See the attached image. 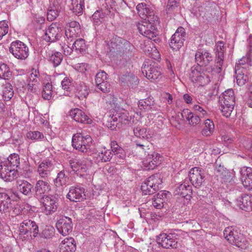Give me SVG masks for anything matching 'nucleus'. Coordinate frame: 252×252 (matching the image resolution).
<instances>
[{"mask_svg":"<svg viewBox=\"0 0 252 252\" xmlns=\"http://www.w3.org/2000/svg\"><path fill=\"white\" fill-rule=\"evenodd\" d=\"M19 164V156L15 153L11 154L6 159L0 163L1 178L7 182H11L17 178L18 172L16 168Z\"/></svg>","mask_w":252,"mask_h":252,"instance_id":"1","label":"nucleus"},{"mask_svg":"<svg viewBox=\"0 0 252 252\" xmlns=\"http://www.w3.org/2000/svg\"><path fill=\"white\" fill-rule=\"evenodd\" d=\"M219 103V109L222 115L226 117L230 116L235 104L233 90L228 89L224 91L220 96Z\"/></svg>","mask_w":252,"mask_h":252,"instance_id":"2","label":"nucleus"},{"mask_svg":"<svg viewBox=\"0 0 252 252\" xmlns=\"http://www.w3.org/2000/svg\"><path fill=\"white\" fill-rule=\"evenodd\" d=\"M92 141L90 135L78 132L72 136V146L80 152L89 154L92 149Z\"/></svg>","mask_w":252,"mask_h":252,"instance_id":"3","label":"nucleus"},{"mask_svg":"<svg viewBox=\"0 0 252 252\" xmlns=\"http://www.w3.org/2000/svg\"><path fill=\"white\" fill-rule=\"evenodd\" d=\"M224 238L231 244L241 249L248 246V242L244 236L232 226L226 228L223 231Z\"/></svg>","mask_w":252,"mask_h":252,"instance_id":"4","label":"nucleus"},{"mask_svg":"<svg viewBox=\"0 0 252 252\" xmlns=\"http://www.w3.org/2000/svg\"><path fill=\"white\" fill-rule=\"evenodd\" d=\"M64 29L58 23H52L45 31L44 40L50 43L62 41L63 39Z\"/></svg>","mask_w":252,"mask_h":252,"instance_id":"5","label":"nucleus"},{"mask_svg":"<svg viewBox=\"0 0 252 252\" xmlns=\"http://www.w3.org/2000/svg\"><path fill=\"white\" fill-rule=\"evenodd\" d=\"M162 183L161 175L159 173H156L150 176L142 183L141 186V190L145 195L153 194L159 189V185Z\"/></svg>","mask_w":252,"mask_h":252,"instance_id":"6","label":"nucleus"},{"mask_svg":"<svg viewBox=\"0 0 252 252\" xmlns=\"http://www.w3.org/2000/svg\"><path fill=\"white\" fill-rule=\"evenodd\" d=\"M195 60L197 64L200 66L205 67V72L212 73L214 68L209 65L213 62V57L209 51L206 49H199L195 55Z\"/></svg>","mask_w":252,"mask_h":252,"instance_id":"7","label":"nucleus"},{"mask_svg":"<svg viewBox=\"0 0 252 252\" xmlns=\"http://www.w3.org/2000/svg\"><path fill=\"white\" fill-rule=\"evenodd\" d=\"M9 52L14 58L20 60H26L29 55V49L24 42L16 40L10 43Z\"/></svg>","mask_w":252,"mask_h":252,"instance_id":"8","label":"nucleus"},{"mask_svg":"<svg viewBox=\"0 0 252 252\" xmlns=\"http://www.w3.org/2000/svg\"><path fill=\"white\" fill-rule=\"evenodd\" d=\"M110 46L113 50V52L120 56L131 52L133 49V46L129 41L120 37L113 38Z\"/></svg>","mask_w":252,"mask_h":252,"instance_id":"9","label":"nucleus"},{"mask_svg":"<svg viewBox=\"0 0 252 252\" xmlns=\"http://www.w3.org/2000/svg\"><path fill=\"white\" fill-rule=\"evenodd\" d=\"M41 210L46 215L55 213L58 206V198L54 195H44L40 199Z\"/></svg>","mask_w":252,"mask_h":252,"instance_id":"10","label":"nucleus"},{"mask_svg":"<svg viewBox=\"0 0 252 252\" xmlns=\"http://www.w3.org/2000/svg\"><path fill=\"white\" fill-rule=\"evenodd\" d=\"M155 22L144 20L138 23L137 27L139 33L151 39H154L158 34V31L154 25Z\"/></svg>","mask_w":252,"mask_h":252,"instance_id":"11","label":"nucleus"},{"mask_svg":"<svg viewBox=\"0 0 252 252\" xmlns=\"http://www.w3.org/2000/svg\"><path fill=\"white\" fill-rule=\"evenodd\" d=\"M177 235L175 233H161L157 239V243L165 249H176L178 247Z\"/></svg>","mask_w":252,"mask_h":252,"instance_id":"12","label":"nucleus"},{"mask_svg":"<svg viewBox=\"0 0 252 252\" xmlns=\"http://www.w3.org/2000/svg\"><path fill=\"white\" fill-rule=\"evenodd\" d=\"M64 32L65 36L63 37V39L68 43L77 37L80 36L81 33L80 25L78 22L75 21L68 22L65 27Z\"/></svg>","mask_w":252,"mask_h":252,"instance_id":"13","label":"nucleus"},{"mask_svg":"<svg viewBox=\"0 0 252 252\" xmlns=\"http://www.w3.org/2000/svg\"><path fill=\"white\" fill-rule=\"evenodd\" d=\"M20 235L27 237L30 236L35 237L38 233V227L35 222L31 220H25L21 224L19 227Z\"/></svg>","mask_w":252,"mask_h":252,"instance_id":"14","label":"nucleus"},{"mask_svg":"<svg viewBox=\"0 0 252 252\" xmlns=\"http://www.w3.org/2000/svg\"><path fill=\"white\" fill-rule=\"evenodd\" d=\"M200 67H192L189 74V78L193 83L198 86H203L208 84L210 81V76L205 74V70L201 72Z\"/></svg>","mask_w":252,"mask_h":252,"instance_id":"15","label":"nucleus"},{"mask_svg":"<svg viewBox=\"0 0 252 252\" xmlns=\"http://www.w3.org/2000/svg\"><path fill=\"white\" fill-rule=\"evenodd\" d=\"M161 69L155 63L150 65L144 63L142 67L143 74L151 81L158 79L161 75Z\"/></svg>","mask_w":252,"mask_h":252,"instance_id":"16","label":"nucleus"},{"mask_svg":"<svg viewBox=\"0 0 252 252\" xmlns=\"http://www.w3.org/2000/svg\"><path fill=\"white\" fill-rule=\"evenodd\" d=\"M189 180L196 188H199L204 181V170L199 167H194L190 169L189 173Z\"/></svg>","mask_w":252,"mask_h":252,"instance_id":"17","label":"nucleus"},{"mask_svg":"<svg viewBox=\"0 0 252 252\" xmlns=\"http://www.w3.org/2000/svg\"><path fill=\"white\" fill-rule=\"evenodd\" d=\"M186 37L185 30L182 27H179L171 36L169 42L170 48L174 50L180 49L184 44Z\"/></svg>","mask_w":252,"mask_h":252,"instance_id":"18","label":"nucleus"},{"mask_svg":"<svg viewBox=\"0 0 252 252\" xmlns=\"http://www.w3.org/2000/svg\"><path fill=\"white\" fill-rule=\"evenodd\" d=\"M136 9L139 16L144 20H148L150 21L158 20V17L155 16L154 10L146 4L139 3L136 6Z\"/></svg>","mask_w":252,"mask_h":252,"instance_id":"19","label":"nucleus"},{"mask_svg":"<svg viewBox=\"0 0 252 252\" xmlns=\"http://www.w3.org/2000/svg\"><path fill=\"white\" fill-rule=\"evenodd\" d=\"M56 227L63 236L69 235L72 231L73 223L71 218L62 217L56 223Z\"/></svg>","mask_w":252,"mask_h":252,"instance_id":"20","label":"nucleus"},{"mask_svg":"<svg viewBox=\"0 0 252 252\" xmlns=\"http://www.w3.org/2000/svg\"><path fill=\"white\" fill-rule=\"evenodd\" d=\"M70 165L72 170L80 176L87 175L88 166L87 161L84 159H73L70 160Z\"/></svg>","mask_w":252,"mask_h":252,"instance_id":"21","label":"nucleus"},{"mask_svg":"<svg viewBox=\"0 0 252 252\" xmlns=\"http://www.w3.org/2000/svg\"><path fill=\"white\" fill-rule=\"evenodd\" d=\"M245 59H241L239 63L235 65L236 79L237 84L243 86L248 80V77L245 75L244 72H247L245 67L247 65L244 64Z\"/></svg>","mask_w":252,"mask_h":252,"instance_id":"22","label":"nucleus"},{"mask_svg":"<svg viewBox=\"0 0 252 252\" xmlns=\"http://www.w3.org/2000/svg\"><path fill=\"white\" fill-rule=\"evenodd\" d=\"M41 76L38 69L32 68L28 79V90L35 92L40 85Z\"/></svg>","mask_w":252,"mask_h":252,"instance_id":"23","label":"nucleus"},{"mask_svg":"<svg viewBox=\"0 0 252 252\" xmlns=\"http://www.w3.org/2000/svg\"><path fill=\"white\" fill-rule=\"evenodd\" d=\"M54 166L52 161L48 159L43 160L37 166V172L38 176L46 180L51 174Z\"/></svg>","mask_w":252,"mask_h":252,"instance_id":"24","label":"nucleus"},{"mask_svg":"<svg viewBox=\"0 0 252 252\" xmlns=\"http://www.w3.org/2000/svg\"><path fill=\"white\" fill-rule=\"evenodd\" d=\"M85 197L84 188L78 186L72 187L67 194V198L74 202L82 201Z\"/></svg>","mask_w":252,"mask_h":252,"instance_id":"25","label":"nucleus"},{"mask_svg":"<svg viewBox=\"0 0 252 252\" xmlns=\"http://www.w3.org/2000/svg\"><path fill=\"white\" fill-rule=\"evenodd\" d=\"M224 45L223 42L220 41L218 43L216 49V57L215 60V71L213 72L220 73L222 70V66L224 59Z\"/></svg>","mask_w":252,"mask_h":252,"instance_id":"26","label":"nucleus"},{"mask_svg":"<svg viewBox=\"0 0 252 252\" xmlns=\"http://www.w3.org/2000/svg\"><path fill=\"white\" fill-rule=\"evenodd\" d=\"M240 173L244 187L248 190H252V168L244 167L241 169Z\"/></svg>","mask_w":252,"mask_h":252,"instance_id":"27","label":"nucleus"},{"mask_svg":"<svg viewBox=\"0 0 252 252\" xmlns=\"http://www.w3.org/2000/svg\"><path fill=\"white\" fill-rule=\"evenodd\" d=\"M113 153L111 150L103 147L94 153L93 158L97 163L109 161L112 158Z\"/></svg>","mask_w":252,"mask_h":252,"instance_id":"28","label":"nucleus"},{"mask_svg":"<svg viewBox=\"0 0 252 252\" xmlns=\"http://www.w3.org/2000/svg\"><path fill=\"white\" fill-rule=\"evenodd\" d=\"M69 116L76 122L82 124H91L92 120L82 110L75 108L69 112Z\"/></svg>","mask_w":252,"mask_h":252,"instance_id":"29","label":"nucleus"},{"mask_svg":"<svg viewBox=\"0 0 252 252\" xmlns=\"http://www.w3.org/2000/svg\"><path fill=\"white\" fill-rule=\"evenodd\" d=\"M34 207L30 205L29 204H24L23 205H16L13 210V213L16 216V219L19 220L22 216H26L31 212L34 211Z\"/></svg>","mask_w":252,"mask_h":252,"instance_id":"30","label":"nucleus"},{"mask_svg":"<svg viewBox=\"0 0 252 252\" xmlns=\"http://www.w3.org/2000/svg\"><path fill=\"white\" fill-rule=\"evenodd\" d=\"M60 252H75L76 249L75 242L72 237L65 238L60 244Z\"/></svg>","mask_w":252,"mask_h":252,"instance_id":"31","label":"nucleus"},{"mask_svg":"<svg viewBox=\"0 0 252 252\" xmlns=\"http://www.w3.org/2000/svg\"><path fill=\"white\" fill-rule=\"evenodd\" d=\"M50 190L49 183L45 181L38 180L35 186V195L37 198H40Z\"/></svg>","mask_w":252,"mask_h":252,"instance_id":"32","label":"nucleus"},{"mask_svg":"<svg viewBox=\"0 0 252 252\" xmlns=\"http://www.w3.org/2000/svg\"><path fill=\"white\" fill-rule=\"evenodd\" d=\"M174 192L176 195H179L186 199H189L192 193L191 187L184 182L176 188Z\"/></svg>","mask_w":252,"mask_h":252,"instance_id":"33","label":"nucleus"},{"mask_svg":"<svg viewBox=\"0 0 252 252\" xmlns=\"http://www.w3.org/2000/svg\"><path fill=\"white\" fill-rule=\"evenodd\" d=\"M12 207L11 199L5 192H0V212H9Z\"/></svg>","mask_w":252,"mask_h":252,"instance_id":"34","label":"nucleus"},{"mask_svg":"<svg viewBox=\"0 0 252 252\" xmlns=\"http://www.w3.org/2000/svg\"><path fill=\"white\" fill-rule=\"evenodd\" d=\"M60 3L55 1L50 2V5L47 14V18L48 21H52L59 16L61 9Z\"/></svg>","mask_w":252,"mask_h":252,"instance_id":"35","label":"nucleus"},{"mask_svg":"<svg viewBox=\"0 0 252 252\" xmlns=\"http://www.w3.org/2000/svg\"><path fill=\"white\" fill-rule=\"evenodd\" d=\"M120 81L124 86L127 85L133 88L138 84V78L133 74L127 73L121 76Z\"/></svg>","mask_w":252,"mask_h":252,"instance_id":"36","label":"nucleus"},{"mask_svg":"<svg viewBox=\"0 0 252 252\" xmlns=\"http://www.w3.org/2000/svg\"><path fill=\"white\" fill-rule=\"evenodd\" d=\"M154 98L150 96L140 99L138 102V107L141 111L144 112L152 111L154 110Z\"/></svg>","mask_w":252,"mask_h":252,"instance_id":"37","label":"nucleus"},{"mask_svg":"<svg viewBox=\"0 0 252 252\" xmlns=\"http://www.w3.org/2000/svg\"><path fill=\"white\" fill-rule=\"evenodd\" d=\"M75 90L77 96L80 99L86 98L89 93L88 87L82 82H78L76 83Z\"/></svg>","mask_w":252,"mask_h":252,"instance_id":"38","label":"nucleus"},{"mask_svg":"<svg viewBox=\"0 0 252 252\" xmlns=\"http://www.w3.org/2000/svg\"><path fill=\"white\" fill-rule=\"evenodd\" d=\"M185 115L186 119L188 121L189 124L193 126H196L200 123L201 119L200 116L197 114L193 113L188 109H186L183 111L182 116Z\"/></svg>","mask_w":252,"mask_h":252,"instance_id":"39","label":"nucleus"},{"mask_svg":"<svg viewBox=\"0 0 252 252\" xmlns=\"http://www.w3.org/2000/svg\"><path fill=\"white\" fill-rule=\"evenodd\" d=\"M17 189L23 194L30 195L32 194L33 186L27 181L22 180L18 182Z\"/></svg>","mask_w":252,"mask_h":252,"instance_id":"40","label":"nucleus"},{"mask_svg":"<svg viewBox=\"0 0 252 252\" xmlns=\"http://www.w3.org/2000/svg\"><path fill=\"white\" fill-rule=\"evenodd\" d=\"M215 130V125L213 122L210 119H207L204 123V127L201 131L202 135L204 136L209 137L213 134Z\"/></svg>","mask_w":252,"mask_h":252,"instance_id":"41","label":"nucleus"},{"mask_svg":"<svg viewBox=\"0 0 252 252\" xmlns=\"http://www.w3.org/2000/svg\"><path fill=\"white\" fill-rule=\"evenodd\" d=\"M69 180L68 173L64 170H62L58 173L56 178L54 180V183L57 187H60L66 185Z\"/></svg>","mask_w":252,"mask_h":252,"instance_id":"42","label":"nucleus"},{"mask_svg":"<svg viewBox=\"0 0 252 252\" xmlns=\"http://www.w3.org/2000/svg\"><path fill=\"white\" fill-rule=\"evenodd\" d=\"M14 91L12 85L6 83L2 87V95L5 101L9 100L13 96Z\"/></svg>","mask_w":252,"mask_h":252,"instance_id":"43","label":"nucleus"},{"mask_svg":"<svg viewBox=\"0 0 252 252\" xmlns=\"http://www.w3.org/2000/svg\"><path fill=\"white\" fill-rule=\"evenodd\" d=\"M153 157H151L153 159V162L152 163H150V162H148V163L146 161V170H150V169H153L155 168L156 166H157L158 164L160 163V162L161 161V159L160 158H161V157L160 156L159 154L157 152H153Z\"/></svg>","mask_w":252,"mask_h":252,"instance_id":"44","label":"nucleus"},{"mask_svg":"<svg viewBox=\"0 0 252 252\" xmlns=\"http://www.w3.org/2000/svg\"><path fill=\"white\" fill-rule=\"evenodd\" d=\"M73 49L76 54L83 53L86 48L85 40L82 38H79L75 40L73 44Z\"/></svg>","mask_w":252,"mask_h":252,"instance_id":"45","label":"nucleus"},{"mask_svg":"<svg viewBox=\"0 0 252 252\" xmlns=\"http://www.w3.org/2000/svg\"><path fill=\"white\" fill-rule=\"evenodd\" d=\"M105 13L101 10H96L92 15V21L94 25H99L104 21Z\"/></svg>","mask_w":252,"mask_h":252,"instance_id":"46","label":"nucleus"},{"mask_svg":"<svg viewBox=\"0 0 252 252\" xmlns=\"http://www.w3.org/2000/svg\"><path fill=\"white\" fill-rule=\"evenodd\" d=\"M250 195L246 194H243L242 195L238 198L236 201V204L240 209L246 211V205L250 201Z\"/></svg>","mask_w":252,"mask_h":252,"instance_id":"47","label":"nucleus"},{"mask_svg":"<svg viewBox=\"0 0 252 252\" xmlns=\"http://www.w3.org/2000/svg\"><path fill=\"white\" fill-rule=\"evenodd\" d=\"M49 61L53 64L54 67L60 65L63 60V56L61 53L56 52L52 54L49 57Z\"/></svg>","mask_w":252,"mask_h":252,"instance_id":"48","label":"nucleus"},{"mask_svg":"<svg viewBox=\"0 0 252 252\" xmlns=\"http://www.w3.org/2000/svg\"><path fill=\"white\" fill-rule=\"evenodd\" d=\"M11 75L8 66L5 63H0V78L3 79H8Z\"/></svg>","mask_w":252,"mask_h":252,"instance_id":"49","label":"nucleus"},{"mask_svg":"<svg viewBox=\"0 0 252 252\" xmlns=\"http://www.w3.org/2000/svg\"><path fill=\"white\" fill-rule=\"evenodd\" d=\"M52 85L51 83L48 82L43 87L42 92V97L46 100L50 99L52 97Z\"/></svg>","mask_w":252,"mask_h":252,"instance_id":"50","label":"nucleus"},{"mask_svg":"<svg viewBox=\"0 0 252 252\" xmlns=\"http://www.w3.org/2000/svg\"><path fill=\"white\" fill-rule=\"evenodd\" d=\"M229 171L223 166L218 165V163H216L215 174L218 179H221Z\"/></svg>","mask_w":252,"mask_h":252,"instance_id":"51","label":"nucleus"},{"mask_svg":"<svg viewBox=\"0 0 252 252\" xmlns=\"http://www.w3.org/2000/svg\"><path fill=\"white\" fill-rule=\"evenodd\" d=\"M133 132L135 136L142 138H148L147 130L145 128L137 126L134 128Z\"/></svg>","mask_w":252,"mask_h":252,"instance_id":"52","label":"nucleus"},{"mask_svg":"<svg viewBox=\"0 0 252 252\" xmlns=\"http://www.w3.org/2000/svg\"><path fill=\"white\" fill-rule=\"evenodd\" d=\"M28 138L31 140H41L44 138L42 133L38 131H29L27 133Z\"/></svg>","mask_w":252,"mask_h":252,"instance_id":"53","label":"nucleus"},{"mask_svg":"<svg viewBox=\"0 0 252 252\" xmlns=\"http://www.w3.org/2000/svg\"><path fill=\"white\" fill-rule=\"evenodd\" d=\"M135 146L134 151L137 154L138 156H142L145 153V150L146 146L144 143L139 142L138 141L135 142Z\"/></svg>","mask_w":252,"mask_h":252,"instance_id":"54","label":"nucleus"},{"mask_svg":"<svg viewBox=\"0 0 252 252\" xmlns=\"http://www.w3.org/2000/svg\"><path fill=\"white\" fill-rule=\"evenodd\" d=\"M128 115L127 113H116L115 114H113V119L112 120L115 121H117V122L119 123H122L128 120Z\"/></svg>","mask_w":252,"mask_h":252,"instance_id":"55","label":"nucleus"},{"mask_svg":"<svg viewBox=\"0 0 252 252\" xmlns=\"http://www.w3.org/2000/svg\"><path fill=\"white\" fill-rule=\"evenodd\" d=\"M107 81V74L103 71L98 72L95 75V84H100L104 81Z\"/></svg>","mask_w":252,"mask_h":252,"instance_id":"56","label":"nucleus"},{"mask_svg":"<svg viewBox=\"0 0 252 252\" xmlns=\"http://www.w3.org/2000/svg\"><path fill=\"white\" fill-rule=\"evenodd\" d=\"M62 41V43H60V46L62 50L63 51L64 55H70L73 51H74V49H73V45L72 47H69L68 45V43H67L66 41H64V42Z\"/></svg>","mask_w":252,"mask_h":252,"instance_id":"57","label":"nucleus"},{"mask_svg":"<svg viewBox=\"0 0 252 252\" xmlns=\"http://www.w3.org/2000/svg\"><path fill=\"white\" fill-rule=\"evenodd\" d=\"M97 88L104 93L110 92L111 86L108 81L100 83V84L96 85Z\"/></svg>","mask_w":252,"mask_h":252,"instance_id":"58","label":"nucleus"},{"mask_svg":"<svg viewBox=\"0 0 252 252\" xmlns=\"http://www.w3.org/2000/svg\"><path fill=\"white\" fill-rule=\"evenodd\" d=\"M84 7L83 1L81 3H77V5L73 6L70 9L72 11L74 14L79 16L82 14Z\"/></svg>","mask_w":252,"mask_h":252,"instance_id":"59","label":"nucleus"},{"mask_svg":"<svg viewBox=\"0 0 252 252\" xmlns=\"http://www.w3.org/2000/svg\"><path fill=\"white\" fill-rule=\"evenodd\" d=\"M8 26L5 21L0 22V40L2 37L8 33Z\"/></svg>","mask_w":252,"mask_h":252,"instance_id":"60","label":"nucleus"},{"mask_svg":"<svg viewBox=\"0 0 252 252\" xmlns=\"http://www.w3.org/2000/svg\"><path fill=\"white\" fill-rule=\"evenodd\" d=\"M111 152H113L115 155L122 154L123 149L118 145L115 141H112L110 144Z\"/></svg>","mask_w":252,"mask_h":252,"instance_id":"61","label":"nucleus"},{"mask_svg":"<svg viewBox=\"0 0 252 252\" xmlns=\"http://www.w3.org/2000/svg\"><path fill=\"white\" fill-rule=\"evenodd\" d=\"M113 116L110 117L107 120L106 126L112 130H116L119 123L117 121L112 120Z\"/></svg>","mask_w":252,"mask_h":252,"instance_id":"62","label":"nucleus"},{"mask_svg":"<svg viewBox=\"0 0 252 252\" xmlns=\"http://www.w3.org/2000/svg\"><path fill=\"white\" fill-rule=\"evenodd\" d=\"M163 201V200L159 199L157 197L154 196L153 198L152 204L155 208L160 209L163 207L165 203Z\"/></svg>","mask_w":252,"mask_h":252,"instance_id":"63","label":"nucleus"},{"mask_svg":"<svg viewBox=\"0 0 252 252\" xmlns=\"http://www.w3.org/2000/svg\"><path fill=\"white\" fill-rule=\"evenodd\" d=\"M180 0H168L167 9L168 10H172L179 5Z\"/></svg>","mask_w":252,"mask_h":252,"instance_id":"64","label":"nucleus"}]
</instances>
